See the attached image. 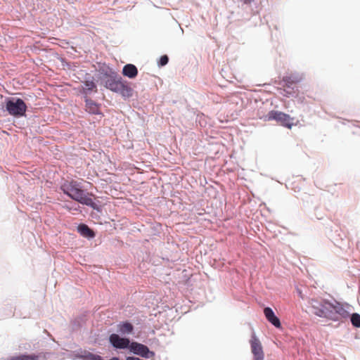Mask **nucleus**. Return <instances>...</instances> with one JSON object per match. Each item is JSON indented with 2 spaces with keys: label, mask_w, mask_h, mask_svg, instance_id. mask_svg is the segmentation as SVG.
<instances>
[{
  "label": "nucleus",
  "mask_w": 360,
  "mask_h": 360,
  "mask_svg": "<svg viewBox=\"0 0 360 360\" xmlns=\"http://www.w3.org/2000/svg\"><path fill=\"white\" fill-rule=\"evenodd\" d=\"M308 303L314 315L333 321L347 319L349 315V312L344 307L343 304L334 299L313 297L309 300Z\"/></svg>",
  "instance_id": "1"
},
{
  "label": "nucleus",
  "mask_w": 360,
  "mask_h": 360,
  "mask_svg": "<svg viewBox=\"0 0 360 360\" xmlns=\"http://www.w3.org/2000/svg\"><path fill=\"white\" fill-rule=\"evenodd\" d=\"M60 189L72 200L96 211L101 210L100 206L91 198L93 193L84 189L81 182L74 179L66 180L60 185Z\"/></svg>",
  "instance_id": "2"
},
{
  "label": "nucleus",
  "mask_w": 360,
  "mask_h": 360,
  "mask_svg": "<svg viewBox=\"0 0 360 360\" xmlns=\"http://www.w3.org/2000/svg\"><path fill=\"white\" fill-rule=\"evenodd\" d=\"M101 84L107 89L120 94L124 98H130L133 95L132 88L116 72L102 81Z\"/></svg>",
  "instance_id": "3"
},
{
  "label": "nucleus",
  "mask_w": 360,
  "mask_h": 360,
  "mask_svg": "<svg viewBox=\"0 0 360 360\" xmlns=\"http://www.w3.org/2000/svg\"><path fill=\"white\" fill-rule=\"evenodd\" d=\"M3 108L9 115L20 118L26 116L27 105L21 98L6 97L4 99Z\"/></svg>",
  "instance_id": "4"
},
{
  "label": "nucleus",
  "mask_w": 360,
  "mask_h": 360,
  "mask_svg": "<svg viewBox=\"0 0 360 360\" xmlns=\"http://www.w3.org/2000/svg\"><path fill=\"white\" fill-rule=\"evenodd\" d=\"M81 82L82 84L78 87V91L82 96L84 99L85 98V96L89 97V96L93 93L97 92V85L94 82V77L90 74H86L84 80Z\"/></svg>",
  "instance_id": "5"
},
{
  "label": "nucleus",
  "mask_w": 360,
  "mask_h": 360,
  "mask_svg": "<svg viewBox=\"0 0 360 360\" xmlns=\"http://www.w3.org/2000/svg\"><path fill=\"white\" fill-rule=\"evenodd\" d=\"M265 121L275 120L281 125L291 128L292 124L289 115L278 110H271L264 117Z\"/></svg>",
  "instance_id": "6"
},
{
  "label": "nucleus",
  "mask_w": 360,
  "mask_h": 360,
  "mask_svg": "<svg viewBox=\"0 0 360 360\" xmlns=\"http://www.w3.org/2000/svg\"><path fill=\"white\" fill-rule=\"evenodd\" d=\"M110 344L116 349H129L130 351L132 341L126 337H121L117 333H112L109 336Z\"/></svg>",
  "instance_id": "7"
},
{
  "label": "nucleus",
  "mask_w": 360,
  "mask_h": 360,
  "mask_svg": "<svg viewBox=\"0 0 360 360\" xmlns=\"http://www.w3.org/2000/svg\"><path fill=\"white\" fill-rule=\"evenodd\" d=\"M130 352L145 359H150L155 355V353L150 350L148 346L136 341H132Z\"/></svg>",
  "instance_id": "8"
},
{
  "label": "nucleus",
  "mask_w": 360,
  "mask_h": 360,
  "mask_svg": "<svg viewBox=\"0 0 360 360\" xmlns=\"http://www.w3.org/2000/svg\"><path fill=\"white\" fill-rule=\"evenodd\" d=\"M251 351L254 356V360H263L264 352L259 340L257 338L255 333L252 334L250 340Z\"/></svg>",
  "instance_id": "9"
},
{
  "label": "nucleus",
  "mask_w": 360,
  "mask_h": 360,
  "mask_svg": "<svg viewBox=\"0 0 360 360\" xmlns=\"http://www.w3.org/2000/svg\"><path fill=\"white\" fill-rule=\"evenodd\" d=\"M301 80L302 77L298 74H291L289 76L283 77V86L286 87V89H284L285 95L288 96H289L290 95H292V94H294L295 92L292 91L293 87L292 86L300 82Z\"/></svg>",
  "instance_id": "10"
},
{
  "label": "nucleus",
  "mask_w": 360,
  "mask_h": 360,
  "mask_svg": "<svg viewBox=\"0 0 360 360\" xmlns=\"http://www.w3.org/2000/svg\"><path fill=\"white\" fill-rule=\"evenodd\" d=\"M85 102V110L91 115L103 116L101 110V104L96 103L89 97L85 96L84 99Z\"/></svg>",
  "instance_id": "11"
},
{
  "label": "nucleus",
  "mask_w": 360,
  "mask_h": 360,
  "mask_svg": "<svg viewBox=\"0 0 360 360\" xmlns=\"http://www.w3.org/2000/svg\"><path fill=\"white\" fill-rule=\"evenodd\" d=\"M264 314L266 320L276 328L281 327V323L278 317L275 314L273 309L269 307L264 309Z\"/></svg>",
  "instance_id": "12"
},
{
  "label": "nucleus",
  "mask_w": 360,
  "mask_h": 360,
  "mask_svg": "<svg viewBox=\"0 0 360 360\" xmlns=\"http://www.w3.org/2000/svg\"><path fill=\"white\" fill-rule=\"evenodd\" d=\"M77 232L80 234L81 236L87 238L88 240H91L95 238L96 233L95 231L91 229L87 224L84 223H80L77 227Z\"/></svg>",
  "instance_id": "13"
},
{
  "label": "nucleus",
  "mask_w": 360,
  "mask_h": 360,
  "mask_svg": "<svg viewBox=\"0 0 360 360\" xmlns=\"http://www.w3.org/2000/svg\"><path fill=\"white\" fill-rule=\"evenodd\" d=\"M138 72L136 66L131 63L124 65L122 71V75L129 79L135 78L137 76Z\"/></svg>",
  "instance_id": "14"
},
{
  "label": "nucleus",
  "mask_w": 360,
  "mask_h": 360,
  "mask_svg": "<svg viewBox=\"0 0 360 360\" xmlns=\"http://www.w3.org/2000/svg\"><path fill=\"white\" fill-rule=\"evenodd\" d=\"M134 328L133 324L128 321H122L117 325V330L122 335L131 334Z\"/></svg>",
  "instance_id": "15"
},
{
  "label": "nucleus",
  "mask_w": 360,
  "mask_h": 360,
  "mask_svg": "<svg viewBox=\"0 0 360 360\" xmlns=\"http://www.w3.org/2000/svg\"><path fill=\"white\" fill-rule=\"evenodd\" d=\"M114 72L115 71L109 66L103 65L100 67L98 70L97 74L98 80L101 82L108 77L110 76V75H112Z\"/></svg>",
  "instance_id": "16"
},
{
  "label": "nucleus",
  "mask_w": 360,
  "mask_h": 360,
  "mask_svg": "<svg viewBox=\"0 0 360 360\" xmlns=\"http://www.w3.org/2000/svg\"><path fill=\"white\" fill-rule=\"evenodd\" d=\"M40 355L36 354H21L19 356H12L7 360H39Z\"/></svg>",
  "instance_id": "17"
},
{
  "label": "nucleus",
  "mask_w": 360,
  "mask_h": 360,
  "mask_svg": "<svg viewBox=\"0 0 360 360\" xmlns=\"http://www.w3.org/2000/svg\"><path fill=\"white\" fill-rule=\"evenodd\" d=\"M350 321L352 326L355 328H360V314L358 313H353L349 315Z\"/></svg>",
  "instance_id": "18"
},
{
  "label": "nucleus",
  "mask_w": 360,
  "mask_h": 360,
  "mask_svg": "<svg viewBox=\"0 0 360 360\" xmlns=\"http://www.w3.org/2000/svg\"><path fill=\"white\" fill-rule=\"evenodd\" d=\"M62 207H63V208H64L70 212V211H75V212H81L80 207L79 205H76L75 204L73 205L72 202H71L65 203L64 205H62Z\"/></svg>",
  "instance_id": "19"
},
{
  "label": "nucleus",
  "mask_w": 360,
  "mask_h": 360,
  "mask_svg": "<svg viewBox=\"0 0 360 360\" xmlns=\"http://www.w3.org/2000/svg\"><path fill=\"white\" fill-rule=\"evenodd\" d=\"M169 62V57L167 55H162L160 56L158 60V65L160 67H163L166 65Z\"/></svg>",
  "instance_id": "20"
},
{
  "label": "nucleus",
  "mask_w": 360,
  "mask_h": 360,
  "mask_svg": "<svg viewBox=\"0 0 360 360\" xmlns=\"http://www.w3.org/2000/svg\"><path fill=\"white\" fill-rule=\"evenodd\" d=\"M297 292L300 298L304 300L305 297L300 288H297Z\"/></svg>",
  "instance_id": "21"
},
{
  "label": "nucleus",
  "mask_w": 360,
  "mask_h": 360,
  "mask_svg": "<svg viewBox=\"0 0 360 360\" xmlns=\"http://www.w3.org/2000/svg\"><path fill=\"white\" fill-rule=\"evenodd\" d=\"M315 215H316V218L317 219H319V220H320V219H323V216H322V215H321L320 214H316V213H315Z\"/></svg>",
  "instance_id": "22"
},
{
  "label": "nucleus",
  "mask_w": 360,
  "mask_h": 360,
  "mask_svg": "<svg viewBox=\"0 0 360 360\" xmlns=\"http://www.w3.org/2000/svg\"><path fill=\"white\" fill-rule=\"evenodd\" d=\"M244 4H250L252 1H253L254 0H241Z\"/></svg>",
  "instance_id": "23"
},
{
  "label": "nucleus",
  "mask_w": 360,
  "mask_h": 360,
  "mask_svg": "<svg viewBox=\"0 0 360 360\" xmlns=\"http://www.w3.org/2000/svg\"><path fill=\"white\" fill-rule=\"evenodd\" d=\"M180 29H181V32L183 33L184 32V30L181 27H180Z\"/></svg>",
  "instance_id": "24"
}]
</instances>
